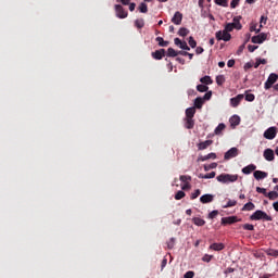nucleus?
<instances>
[{"label":"nucleus","mask_w":278,"mask_h":278,"mask_svg":"<svg viewBox=\"0 0 278 278\" xmlns=\"http://www.w3.org/2000/svg\"><path fill=\"white\" fill-rule=\"evenodd\" d=\"M267 37L268 36L266 35V33H261L256 36H253L251 40L253 45H262L264 41H266Z\"/></svg>","instance_id":"0eeeda50"},{"label":"nucleus","mask_w":278,"mask_h":278,"mask_svg":"<svg viewBox=\"0 0 278 278\" xmlns=\"http://www.w3.org/2000/svg\"><path fill=\"white\" fill-rule=\"evenodd\" d=\"M202 99L203 101H210L212 99V91L206 92Z\"/></svg>","instance_id":"13d9d810"},{"label":"nucleus","mask_w":278,"mask_h":278,"mask_svg":"<svg viewBox=\"0 0 278 278\" xmlns=\"http://www.w3.org/2000/svg\"><path fill=\"white\" fill-rule=\"evenodd\" d=\"M185 114H186V118H194V114H197V108L194 106L188 108Z\"/></svg>","instance_id":"a211bd4d"},{"label":"nucleus","mask_w":278,"mask_h":278,"mask_svg":"<svg viewBox=\"0 0 278 278\" xmlns=\"http://www.w3.org/2000/svg\"><path fill=\"white\" fill-rule=\"evenodd\" d=\"M245 101H249L250 103L255 101V94L253 93L245 94Z\"/></svg>","instance_id":"8fccbe9b"},{"label":"nucleus","mask_w":278,"mask_h":278,"mask_svg":"<svg viewBox=\"0 0 278 278\" xmlns=\"http://www.w3.org/2000/svg\"><path fill=\"white\" fill-rule=\"evenodd\" d=\"M267 255L270 257H278V250L269 249L266 251Z\"/></svg>","instance_id":"ea45409f"},{"label":"nucleus","mask_w":278,"mask_h":278,"mask_svg":"<svg viewBox=\"0 0 278 278\" xmlns=\"http://www.w3.org/2000/svg\"><path fill=\"white\" fill-rule=\"evenodd\" d=\"M207 160H216V153L211 152L207 155L198 157V162H207Z\"/></svg>","instance_id":"dca6fc26"},{"label":"nucleus","mask_w":278,"mask_h":278,"mask_svg":"<svg viewBox=\"0 0 278 278\" xmlns=\"http://www.w3.org/2000/svg\"><path fill=\"white\" fill-rule=\"evenodd\" d=\"M256 49H257V46H253V45L248 46V51H250V53H253V51H255Z\"/></svg>","instance_id":"e2e57ef3"},{"label":"nucleus","mask_w":278,"mask_h":278,"mask_svg":"<svg viewBox=\"0 0 278 278\" xmlns=\"http://www.w3.org/2000/svg\"><path fill=\"white\" fill-rule=\"evenodd\" d=\"M241 210L242 212H253V210H255V204H253V202H248Z\"/></svg>","instance_id":"5701e85b"},{"label":"nucleus","mask_w":278,"mask_h":278,"mask_svg":"<svg viewBox=\"0 0 278 278\" xmlns=\"http://www.w3.org/2000/svg\"><path fill=\"white\" fill-rule=\"evenodd\" d=\"M180 181H182L184 184H186V181H192V177L186 176V175H181L180 176Z\"/></svg>","instance_id":"603ef678"},{"label":"nucleus","mask_w":278,"mask_h":278,"mask_svg":"<svg viewBox=\"0 0 278 278\" xmlns=\"http://www.w3.org/2000/svg\"><path fill=\"white\" fill-rule=\"evenodd\" d=\"M256 192H258V194H264V197L268 195L265 188L256 187Z\"/></svg>","instance_id":"3c124183"},{"label":"nucleus","mask_w":278,"mask_h":278,"mask_svg":"<svg viewBox=\"0 0 278 278\" xmlns=\"http://www.w3.org/2000/svg\"><path fill=\"white\" fill-rule=\"evenodd\" d=\"M193 225H197V227H203V225H205L204 219H202L201 217H194L192 219Z\"/></svg>","instance_id":"a878e982"},{"label":"nucleus","mask_w":278,"mask_h":278,"mask_svg":"<svg viewBox=\"0 0 278 278\" xmlns=\"http://www.w3.org/2000/svg\"><path fill=\"white\" fill-rule=\"evenodd\" d=\"M189 47H191V49H195L197 48V40H194V37H189Z\"/></svg>","instance_id":"49530a36"},{"label":"nucleus","mask_w":278,"mask_h":278,"mask_svg":"<svg viewBox=\"0 0 278 278\" xmlns=\"http://www.w3.org/2000/svg\"><path fill=\"white\" fill-rule=\"evenodd\" d=\"M135 27H137V29H142V27H144V20L143 18L136 20Z\"/></svg>","instance_id":"473e14b6"},{"label":"nucleus","mask_w":278,"mask_h":278,"mask_svg":"<svg viewBox=\"0 0 278 278\" xmlns=\"http://www.w3.org/2000/svg\"><path fill=\"white\" fill-rule=\"evenodd\" d=\"M239 220L238 216L223 217L222 225H233V223H238Z\"/></svg>","instance_id":"9d476101"},{"label":"nucleus","mask_w":278,"mask_h":278,"mask_svg":"<svg viewBox=\"0 0 278 278\" xmlns=\"http://www.w3.org/2000/svg\"><path fill=\"white\" fill-rule=\"evenodd\" d=\"M235 29V27H233V24H231V23H228V24H226V26H225V31H231V30H233Z\"/></svg>","instance_id":"6e6d98bb"},{"label":"nucleus","mask_w":278,"mask_h":278,"mask_svg":"<svg viewBox=\"0 0 278 278\" xmlns=\"http://www.w3.org/2000/svg\"><path fill=\"white\" fill-rule=\"evenodd\" d=\"M250 220H265L267 223H270L273 222V217L270 215H267L266 212L257 210L250 216Z\"/></svg>","instance_id":"f257e3e1"},{"label":"nucleus","mask_w":278,"mask_h":278,"mask_svg":"<svg viewBox=\"0 0 278 278\" xmlns=\"http://www.w3.org/2000/svg\"><path fill=\"white\" fill-rule=\"evenodd\" d=\"M277 81H278V75L275 73L269 74L267 80L265 81V86H264L265 90H270V88H273V85L277 84Z\"/></svg>","instance_id":"7ed1b4c3"},{"label":"nucleus","mask_w":278,"mask_h":278,"mask_svg":"<svg viewBox=\"0 0 278 278\" xmlns=\"http://www.w3.org/2000/svg\"><path fill=\"white\" fill-rule=\"evenodd\" d=\"M238 5H240V0H232L230 2V8H232V10L238 8Z\"/></svg>","instance_id":"5fc2aeb1"},{"label":"nucleus","mask_w":278,"mask_h":278,"mask_svg":"<svg viewBox=\"0 0 278 278\" xmlns=\"http://www.w3.org/2000/svg\"><path fill=\"white\" fill-rule=\"evenodd\" d=\"M210 249L212 251H223V249H225V244L224 243H212L210 245Z\"/></svg>","instance_id":"b1692460"},{"label":"nucleus","mask_w":278,"mask_h":278,"mask_svg":"<svg viewBox=\"0 0 278 278\" xmlns=\"http://www.w3.org/2000/svg\"><path fill=\"white\" fill-rule=\"evenodd\" d=\"M216 5H220L222 8H229V0H214Z\"/></svg>","instance_id":"c85d7f7f"},{"label":"nucleus","mask_w":278,"mask_h":278,"mask_svg":"<svg viewBox=\"0 0 278 278\" xmlns=\"http://www.w3.org/2000/svg\"><path fill=\"white\" fill-rule=\"evenodd\" d=\"M268 61L266 59H257L256 63L254 64V68H260L261 64H267Z\"/></svg>","instance_id":"79ce46f5"},{"label":"nucleus","mask_w":278,"mask_h":278,"mask_svg":"<svg viewBox=\"0 0 278 278\" xmlns=\"http://www.w3.org/2000/svg\"><path fill=\"white\" fill-rule=\"evenodd\" d=\"M201 84H205L206 86H210L212 84H214V81L212 80V77L210 76H204L200 79Z\"/></svg>","instance_id":"c756f323"},{"label":"nucleus","mask_w":278,"mask_h":278,"mask_svg":"<svg viewBox=\"0 0 278 278\" xmlns=\"http://www.w3.org/2000/svg\"><path fill=\"white\" fill-rule=\"evenodd\" d=\"M226 127L227 126L223 123L218 124V126L214 130L215 136H222L223 131H225Z\"/></svg>","instance_id":"4be33fe9"},{"label":"nucleus","mask_w":278,"mask_h":278,"mask_svg":"<svg viewBox=\"0 0 278 278\" xmlns=\"http://www.w3.org/2000/svg\"><path fill=\"white\" fill-rule=\"evenodd\" d=\"M230 123H231V125H235V127L238 126V125H240V116L233 115V116L230 118Z\"/></svg>","instance_id":"f704fd0d"},{"label":"nucleus","mask_w":278,"mask_h":278,"mask_svg":"<svg viewBox=\"0 0 278 278\" xmlns=\"http://www.w3.org/2000/svg\"><path fill=\"white\" fill-rule=\"evenodd\" d=\"M182 42L184 41H181V39H179V38L174 39V43L176 45V47H180Z\"/></svg>","instance_id":"69168bd1"},{"label":"nucleus","mask_w":278,"mask_h":278,"mask_svg":"<svg viewBox=\"0 0 278 278\" xmlns=\"http://www.w3.org/2000/svg\"><path fill=\"white\" fill-rule=\"evenodd\" d=\"M238 152H239L238 148H231L225 153L224 160L228 161V160H232V157H238Z\"/></svg>","instance_id":"6e6552de"},{"label":"nucleus","mask_w":278,"mask_h":278,"mask_svg":"<svg viewBox=\"0 0 278 278\" xmlns=\"http://www.w3.org/2000/svg\"><path fill=\"white\" fill-rule=\"evenodd\" d=\"M197 90L198 92H207V90H210V87H207L206 85H198Z\"/></svg>","instance_id":"58836bf2"},{"label":"nucleus","mask_w":278,"mask_h":278,"mask_svg":"<svg viewBox=\"0 0 278 278\" xmlns=\"http://www.w3.org/2000/svg\"><path fill=\"white\" fill-rule=\"evenodd\" d=\"M218 216V211H212L210 214H208V218H216Z\"/></svg>","instance_id":"680f3d73"},{"label":"nucleus","mask_w":278,"mask_h":278,"mask_svg":"<svg viewBox=\"0 0 278 278\" xmlns=\"http://www.w3.org/2000/svg\"><path fill=\"white\" fill-rule=\"evenodd\" d=\"M213 143H214L213 140L202 141L198 144V149L199 151H205V149H207V147H212Z\"/></svg>","instance_id":"2eb2a0df"},{"label":"nucleus","mask_w":278,"mask_h":278,"mask_svg":"<svg viewBox=\"0 0 278 278\" xmlns=\"http://www.w3.org/2000/svg\"><path fill=\"white\" fill-rule=\"evenodd\" d=\"M263 156L267 162H273V160H275V151L268 148L264 151Z\"/></svg>","instance_id":"9b49d317"},{"label":"nucleus","mask_w":278,"mask_h":278,"mask_svg":"<svg viewBox=\"0 0 278 278\" xmlns=\"http://www.w3.org/2000/svg\"><path fill=\"white\" fill-rule=\"evenodd\" d=\"M139 12H141V14H147V12H149V7L147 5V3L141 2L138 7Z\"/></svg>","instance_id":"bb28decb"},{"label":"nucleus","mask_w":278,"mask_h":278,"mask_svg":"<svg viewBox=\"0 0 278 278\" xmlns=\"http://www.w3.org/2000/svg\"><path fill=\"white\" fill-rule=\"evenodd\" d=\"M266 197L268 198L269 201H275V199H278V193L277 191H270L267 193Z\"/></svg>","instance_id":"c9c22d12"},{"label":"nucleus","mask_w":278,"mask_h":278,"mask_svg":"<svg viewBox=\"0 0 278 278\" xmlns=\"http://www.w3.org/2000/svg\"><path fill=\"white\" fill-rule=\"evenodd\" d=\"M184 197H186V192H184V191H178V192L175 194V200H176V201H181V199H184Z\"/></svg>","instance_id":"c03bdc74"},{"label":"nucleus","mask_w":278,"mask_h":278,"mask_svg":"<svg viewBox=\"0 0 278 278\" xmlns=\"http://www.w3.org/2000/svg\"><path fill=\"white\" fill-rule=\"evenodd\" d=\"M216 179L219 184H233L235 181H238V175L220 174Z\"/></svg>","instance_id":"f03ea898"},{"label":"nucleus","mask_w":278,"mask_h":278,"mask_svg":"<svg viewBox=\"0 0 278 278\" xmlns=\"http://www.w3.org/2000/svg\"><path fill=\"white\" fill-rule=\"evenodd\" d=\"M200 201L205 204V203H212L214 201V195L213 194H204L200 198Z\"/></svg>","instance_id":"412c9836"},{"label":"nucleus","mask_w":278,"mask_h":278,"mask_svg":"<svg viewBox=\"0 0 278 278\" xmlns=\"http://www.w3.org/2000/svg\"><path fill=\"white\" fill-rule=\"evenodd\" d=\"M242 229H244V231H254L255 226H253V224H243Z\"/></svg>","instance_id":"4c0bfd02"},{"label":"nucleus","mask_w":278,"mask_h":278,"mask_svg":"<svg viewBox=\"0 0 278 278\" xmlns=\"http://www.w3.org/2000/svg\"><path fill=\"white\" fill-rule=\"evenodd\" d=\"M122 5H129L131 3V0H117Z\"/></svg>","instance_id":"0e129e2a"},{"label":"nucleus","mask_w":278,"mask_h":278,"mask_svg":"<svg viewBox=\"0 0 278 278\" xmlns=\"http://www.w3.org/2000/svg\"><path fill=\"white\" fill-rule=\"evenodd\" d=\"M184 277H185V278H194V271L189 270V271H187V273L185 274Z\"/></svg>","instance_id":"bf43d9fd"},{"label":"nucleus","mask_w":278,"mask_h":278,"mask_svg":"<svg viewBox=\"0 0 278 278\" xmlns=\"http://www.w3.org/2000/svg\"><path fill=\"white\" fill-rule=\"evenodd\" d=\"M181 21H184V14L178 11L172 17V23H174V25H181Z\"/></svg>","instance_id":"f8f14e48"},{"label":"nucleus","mask_w":278,"mask_h":278,"mask_svg":"<svg viewBox=\"0 0 278 278\" xmlns=\"http://www.w3.org/2000/svg\"><path fill=\"white\" fill-rule=\"evenodd\" d=\"M217 167H218V163H211L208 165H204V170H205V173H207L208 170H212Z\"/></svg>","instance_id":"e433bc0d"},{"label":"nucleus","mask_w":278,"mask_h":278,"mask_svg":"<svg viewBox=\"0 0 278 278\" xmlns=\"http://www.w3.org/2000/svg\"><path fill=\"white\" fill-rule=\"evenodd\" d=\"M216 39L217 40H224V42H229V40H231V34H229V31L227 30H218L216 34Z\"/></svg>","instance_id":"20e7f679"},{"label":"nucleus","mask_w":278,"mask_h":278,"mask_svg":"<svg viewBox=\"0 0 278 278\" xmlns=\"http://www.w3.org/2000/svg\"><path fill=\"white\" fill-rule=\"evenodd\" d=\"M185 127L186 129H194V118L185 117Z\"/></svg>","instance_id":"f3484780"},{"label":"nucleus","mask_w":278,"mask_h":278,"mask_svg":"<svg viewBox=\"0 0 278 278\" xmlns=\"http://www.w3.org/2000/svg\"><path fill=\"white\" fill-rule=\"evenodd\" d=\"M250 31H255V34H260L262 31V28H257V23L256 22H251L250 24Z\"/></svg>","instance_id":"cd10ccee"},{"label":"nucleus","mask_w":278,"mask_h":278,"mask_svg":"<svg viewBox=\"0 0 278 278\" xmlns=\"http://www.w3.org/2000/svg\"><path fill=\"white\" fill-rule=\"evenodd\" d=\"M267 21H268V17L265 15H262L261 20H260V27L261 28L264 27V25H266Z\"/></svg>","instance_id":"de8ad7c7"},{"label":"nucleus","mask_w":278,"mask_h":278,"mask_svg":"<svg viewBox=\"0 0 278 278\" xmlns=\"http://www.w3.org/2000/svg\"><path fill=\"white\" fill-rule=\"evenodd\" d=\"M268 177V173L263 172V170H255L254 172V178L260 180V179H266Z\"/></svg>","instance_id":"6ab92c4d"},{"label":"nucleus","mask_w":278,"mask_h":278,"mask_svg":"<svg viewBox=\"0 0 278 278\" xmlns=\"http://www.w3.org/2000/svg\"><path fill=\"white\" fill-rule=\"evenodd\" d=\"M156 42H159V47H167L169 45L168 41H165L162 37H156Z\"/></svg>","instance_id":"72a5a7b5"},{"label":"nucleus","mask_w":278,"mask_h":278,"mask_svg":"<svg viewBox=\"0 0 278 278\" xmlns=\"http://www.w3.org/2000/svg\"><path fill=\"white\" fill-rule=\"evenodd\" d=\"M203 103H204L203 98L198 97L194 100V106L193 108H197V110H201V108H203Z\"/></svg>","instance_id":"393cba45"},{"label":"nucleus","mask_w":278,"mask_h":278,"mask_svg":"<svg viewBox=\"0 0 278 278\" xmlns=\"http://www.w3.org/2000/svg\"><path fill=\"white\" fill-rule=\"evenodd\" d=\"M175 238H170L169 241H167V249H175Z\"/></svg>","instance_id":"09e8293b"},{"label":"nucleus","mask_w":278,"mask_h":278,"mask_svg":"<svg viewBox=\"0 0 278 278\" xmlns=\"http://www.w3.org/2000/svg\"><path fill=\"white\" fill-rule=\"evenodd\" d=\"M201 195V189H197L193 193H191V201H194V199H198Z\"/></svg>","instance_id":"a18cd8bd"},{"label":"nucleus","mask_w":278,"mask_h":278,"mask_svg":"<svg viewBox=\"0 0 278 278\" xmlns=\"http://www.w3.org/2000/svg\"><path fill=\"white\" fill-rule=\"evenodd\" d=\"M190 34V30L186 27H181L178 30V36H181L182 38H186Z\"/></svg>","instance_id":"7c9ffc66"},{"label":"nucleus","mask_w":278,"mask_h":278,"mask_svg":"<svg viewBox=\"0 0 278 278\" xmlns=\"http://www.w3.org/2000/svg\"><path fill=\"white\" fill-rule=\"evenodd\" d=\"M242 99H244V94H238L235 98L230 99V104L232 108H238L242 101Z\"/></svg>","instance_id":"ddd939ff"},{"label":"nucleus","mask_w":278,"mask_h":278,"mask_svg":"<svg viewBox=\"0 0 278 278\" xmlns=\"http://www.w3.org/2000/svg\"><path fill=\"white\" fill-rule=\"evenodd\" d=\"M227 66H228V68H233V66H236V61L235 60H229L228 62H227Z\"/></svg>","instance_id":"052dcab7"},{"label":"nucleus","mask_w":278,"mask_h":278,"mask_svg":"<svg viewBox=\"0 0 278 278\" xmlns=\"http://www.w3.org/2000/svg\"><path fill=\"white\" fill-rule=\"evenodd\" d=\"M216 177V172H211L210 174L204 175V179H214Z\"/></svg>","instance_id":"864d4df0"},{"label":"nucleus","mask_w":278,"mask_h":278,"mask_svg":"<svg viewBox=\"0 0 278 278\" xmlns=\"http://www.w3.org/2000/svg\"><path fill=\"white\" fill-rule=\"evenodd\" d=\"M177 55H179V53L175 49L173 48L167 49V58H177Z\"/></svg>","instance_id":"2f4dec72"},{"label":"nucleus","mask_w":278,"mask_h":278,"mask_svg":"<svg viewBox=\"0 0 278 278\" xmlns=\"http://www.w3.org/2000/svg\"><path fill=\"white\" fill-rule=\"evenodd\" d=\"M212 255H208V254H205L203 257H202V262H207V263H210V262H212Z\"/></svg>","instance_id":"4d7b16f0"},{"label":"nucleus","mask_w":278,"mask_h":278,"mask_svg":"<svg viewBox=\"0 0 278 278\" xmlns=\"http://www.w3.org/2000/svg\"><path fill=\"white\" fill-rule=\"evenodd\" d=\"M273 207L276 212H278V201L273 203Z\"/></svg>","instance_id":"774afa93"},{"label":"nucleus","mask_w":278,"mask_h":278,"mask_svg":"<svg viewBox=\"0 0 278 278\" xmlns=\"http://www.w3.org/2000/svg\"><path fill=\"white\" fill-rule=\"evenodd\" d=\"M240 21H242V16H235L232 23L230 24L232 25V27H235V29L240 30L242 29V24L240 23Z\"/></svg>","instance_id":"4468645a"},{"label":"nucleus","mask_w":278,"mask_h":278,"mask_svg":"<svg viewBox=\"0 0 278 278\" xmlns=\"http://www.w3.org/2000/svg\"><path fill=\"white\" fill-rule=\"evenodd\" d=\"M151 56L153 58V60H162L163 58L166 56V50L165 49H159V50L152 52Z\"/></svg>","instance_id":"1a4fd4ad"},{"label":"nucleus","mask_w":278,"mask_h":278,"mask_svg":"<svg viewBox=\"0 0 278 278\" xmlns=\"http://www.w3.org/2000/svg\"><path fill=\"white\" fill-rule=\"evenodd\" d=\"M115 12L117 18H127L129 16V13L121 4H115Z\"/></svg>","instance_id":"423d86ee"},{"label":"nucleus","mask_w":278,"mask_h":278,"mask_svg":"<svg viewBox=\"0 0 278 278\" xmlns=\"http://www.w3.org/2000/svg\"><path fill=\"white\" fill-rule=\"evenodd\" d=\"M263 136L266 140H275L277 138V127H269L264 131Z\"/></svg>","instance_id":"39448f33"},{"label":"nucleus","mask_w":278,"mask_h":278,"mask_svg":"<svg viewBox=\"0 0 278 278\" xmlns=\"http://www.w3.org/2000/svg\"><path fill=\"white\" fill-rule=\"evenodd\" d=\"M256 168H257V166L250 164L242 168V173H243V175H251V173H253V170H255Z\"/></svg>","instance_id":"aec40b11"},{"label":"nucleus","mask_w":278,"mask_h":278,"mask_svg":"<svg viewBox=\"0 0 278 278\" xmlns=\"http://www.w3.org/2000/svg\"><path fill=\"white\" fill-rule=\"evenodd\" d=\"M216 84L217 86H223V84H225V76L224 75L216 76Z\"/></svg>","instance_id":"a19ab883"},{"label":"nucleus","mask_w":278,"mask_h":278,"mask_svg":"<svg viewBox=\"0 0 278 278\" xmlns=\"http://www.w3.org/2000/svg\"><path fill=\"white\" fill-rule=\"evenodd\" d=\"M238 205V202L236 200H229L226 205H224V208L227 207H236Z\"/></svg>","instance_id":"37998d69"},{"label":"nucleus","mask_w":278,"mask_h":278,"mask_svg":"<svg viewBox=\"0 0 278 278\" xmlns=\"http://www.w3.org/2000/svg\"><path fill=\"white\" fill-rule=\"evenodd\" d=\"M203 51H204V49H203L202 47H198V48L195 49L197 55H201V53H203Z\"/></svg>","instance_id":"338daca9"}]
</instances>
